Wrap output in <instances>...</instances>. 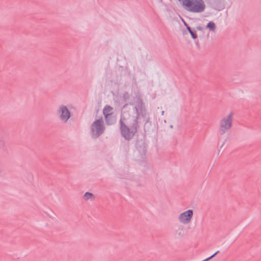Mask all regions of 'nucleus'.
<instances>
[{
    "mask_svg": "<svg viewBox=\"0 0 261 261\" xmlns=\"http://www.w3.org/2000/svg\"><path fill=\"white\" fill-rule=\"evenodd\" d=\"M104 129L102 120H97L92 125V134L93 137H97L101 134Z\"/></svg>",
    "mask_w": 261,
    "mask_h": 261,
    "instance_id": "20e7f679",
    "label": "nucleus"
},
{
    "mask_svg": "<svg viewBox=\"0 0 261 261\" xmlns=\"http://www.w3.org/2000/svg\"><path fill=\"white\" fill-rule=\"evenodd\" d=\"M103 113L107 121L111 123L114 120L113 117L111 116L113 114V108L110 106H106L103 110Z\"/></svg>",
    "mask_w": 261,
    "mask_h": 261,
    "instance_id": "423d86ee",
    "label": "nucleus"
},
{
    "mask_svg": "<svg viewBox=\"0 0 261 261\" xmlns=\"http://www.w3.org/2000/svg\"><path fill=\"white\" fill-rule=\"evenodd\" d=\"M187 29L188 30L190 33L192 31L189 27H187Z\"/></svg>",
    "mask_w": 261,
    "mask_h": 261,
    "instance_id": "ddd939ff",
    "label": "nucleus"
},
{
    "mask_svg": "<svg viewBox=\"0 0 261 261\" xmlns=\"http://www.w3.org/2000/svg\"><path fill=\"white\" fill-rule=\"evenodd\" d=\"M194 214V210L192 209L187 210L179 214L177 216V220L181 224H189L191 223L193 219Z\"/></svg>",
    "mask_w": 261,
    "mask_h": 261,
    "instance_id": "7ed1b4c3",
    "label": "nucleus"
},
{
    "mask_svg": "<svg viewBox=\"0 0 261 261\" xmlns=\"http://www.w3.org/2000/svg\"><path fill=\"white\" fill-rule=\"evenodd\" d=\"M233 114L231 112L220 120L218 131L220 135H224L231 129L233 124Z\"/></svg>",
    "mask_w": 261,
    "mask_h": 261,
    "instance_id": "f03ea898",
    "label": "nucleus"
},
{
    "mask_svg": "<svg viewBox=\"0 0 261 261\" xmlns=\"http://www.w3.org/2000/svg\"><path fill=\"white\" fill-rule=\"evenodd\" d=\"M121 129L122 134L124 137L125 138L127 139H129L133 135V133L130 132L127 128V127L121 124Z\"/></svg>",
    "mask_w": 261,
    "mask_h": 261,
    "instance_id": "0eeeda50",
    "label": "nucleus"
},
{
    "mask_svg": "<svg viewBox=\"0 0 261 261\" xmlns=\"http://www.w3.org/2000/svg\"><path fill=\"white\" fill-rule=\"evenodd\" d=\"M94 198V195L89 192H86L84 195V199L86 200H92Z\"/></svg>",
    "mask_w": 261,
    "mask_h": 261,
    "instance_id": "9d476101",
    "label": "nucleus"
},
{
    "mask_svg": "<svg viewBox=\"0 0 261 261\" xmlns=\"http://www.w3.org/2000/svg\"><path fill=\"white\" fill-rule=\"evenodd\" d=\"M218 252V251H217L216 252H215L213 255H212V256H211L210 257L206 258L203 261H207L208 260L210 259L211 258H213L217 253Z\"/></svg>",
    "mask_w": 261,
    "mask_h": 261,
    "instance_id": "f8f14e48",
    "label": "nucleus"
},
{
    "mask_svg": "<svg viewBox=\"0 0 261 261\" xmlns=\"http://www.w3.org/2000/svg\"><path fill=\"white\" fill-rule=\"evenodd\" d=\"M58 114L60 119L64 122H66L70 118V113L67 108L64 106L59 107L58 110Z\"/></svg>",
    "mask_w": 261,
    "mask_h": 261,
    "instance_id": "39448f33",
    "label": "nucleus"
},
{
    "mask_svg": "<svg viewBox=\"0 0 261 261\" xmlns=\"http://www.w3.org/2000/svg\"><path fill=\"white\" fill-rule=\"evenodd\" d=\"M181 7L193 13H200L204 11L206 6L203 0H178Z\"/></svg>",
    "mask_w": 261,
    "mask_h": 261,
    "instance_id": "f257e3e1",
    "label": "nucleus"
},
{
    "mask_svg": "<svg viewBox=\"0 0 261 261\" xmlns=\"http://www.w3.org/2000/svg\"><path fill=\"white\" fill-rule=\"evenodd\" d=\"M206 28L212 32H215L216 30V25L213 21H210L206 25Z\"/></svg>",
    "mask_w": 261,
    "mask_h": 261,
    "instance_id": "1a4fd4ad",
    "label": "nucleus"
},
{
    "mask_svg": "<svg viewBox=\"0 0 261 261\" xmlns=\"http://www.w3.org/2000/svg\"><path fill=\"white\" fill-rule=\"evenodd\" d=\"M174 234L178 238L183 237L185 235V230L183 226H179L175 231Z\"/></svg>",
    "mask_w": 261,
    "mask_h": 261,
    "instance_id": "6e6552de",
    "label": "nucleus"
},
{
    "mask_svg": "<svg viewBox=\"0 0 261 261\" xmlns=\"http://www.w3.org/2000/svg\"><path fill=\"white\" fill-rule=\"evenodd\" d=\"M190 34L193 39H196L197 38L196 34L195 33H194V32H193V31L191 32Z\"/></svg>",
    "mask_w": 261,
    "mask_h": 261,
    "instance_id": "9b49d317",
    "label": "nucleus"
}]
</instances>
